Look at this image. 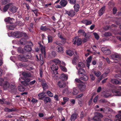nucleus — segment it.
Segmentation results:
<instances>
[{"label":"nucleus","instance_id":"obj_18","mask_svg":"<svg viewBox=\"0 0 121 121\" xmlns=\"http://www.w3.org/2000/svg\"><path fill=\"white\" fill-rule=\"evenodd\" d=\"M57 51L59 52L62 53L63 52V48L62 47L58 46L56 47Z\"/></svg>","mask_w":121,"mask_h":121},{"label":"nucleus","instance_id":"obj_20","mask_svg":"<svg viewBox=\"0 0 121 121\" xmlns=\"http://www.w3.org/2000/svg\"><path fill=\"white\" fill-rule=\"evenodd\" d=\"M12 6V3H9L6 5L4 8L3 10L5 12L6 11L9 7Z\"/></svg>","mask_w":121,"mask_h":121},{"label":"nucleus","instance_id":"obj_60","mask_svg":"<svg viewBox=\"0 0 121 121\" xmlns=\"http://www.w3.org/2000/svg\"><path fill=\"white\" fill-rule=\"evenodd\" d=\"M81 79H78V78H76L75 79V81L78 82L79 83H82V81H81Z\"/></svg>","mask_w":121,"mask_h":121},{"label":"nucleus","instance_id":"obj_11","mask_svg":"<svg viewBox=\"0 0 121 121\" xmlns=\"http://www.w3.org/2000/svg\"><path fill=\"white\" fill-rule=\"evenodd\" d=\"M60 78L62 80L66 81L68 79V75L67 74L62 73L61 74Z\"/></svg>","mask_w":121,"mask_h":121},{"label":"nucleus","instance_id":"obj_15","mask_svg":"<svg viewBox=\"0 0 121 121\" xmlns=\"http://www.w3.org/2000/svg\"><path fill=\"white\" fill-rule=\"evenodd\" d=\"M112 92L114 95L121 96V92L119 91H117L115 90H112Z\"/></svg>","mask_w":121,"mask_h":121},{"label":"nucleus","instance_id":"obj_8","mask_svg":"<svg viewBox=\"0 0 121 121\" xmlns=\"http://www.w3.org/2000/svg\"><path fill=\"white\" fill-rule=\"evenodd\" d=\"M25 78V81H21V79H23L22 78H20L19 80L20 82H21L22 84L24 85H26V83H28L27 82H29L31 80L29 78H27V77Z\"/></svg>","mask_w":121,"mask_h":121},{"label":"nucleus","instance_id":"obj_4","mask_svg":"<svg viewBox=\"0 0 121 121\" xmlns=\"http://www.w3.org/2000/svg\"><path fill=\"white\" fill-rule=\"evenodd\" d=\"M73 44H75L76 43L78 45H80L82 43L81 39L79 38L77 36L75 37L73 39Z\"/></svg>","mask_w":121,"mask_h":121},{"label":"nucleus","instance_id":"obj_25","mask_svg":"<svg viewBox=\"0 0 121 121\" xmlns=\"http://www.w3.org/2000/svg\"><path fill=\"white\" fill-rule=\"evenodd\" d=\"M26 43V39H22L19 42V43L22 45H24Z\"/></svg>","mask_w":121,"mask_h":121},{"label":"nucleus","instance_id":"obj_41","mask_svg":"<svg viewBox=\"0 0 121 121\" xmlns=\"http://www.w3.org/2000/svg\"><path fill=\"white\" fill-rule=\"evenodd\" d=\"M22 74L25 78L26 77H29L30 76L28 74L25 72H23L22 73Z\"/></svg>","mask_w":121,"mask_h":121},{"label":"nucleus","instance_id":"obj_38","mask_svg":"<svg viewBox=\"0 0 121 121\" xmlns=\"http://www.w3.org/2000/svg\"><path fill=\"white\" fill-rule=\"evenodd\" d=\"M66 53L67 54L70 56H72L73 54V52L70 50H68L66 51Z\"/></svg>","mask_w":121,"mask_h":121},{"label":"nucleus","instance_id":"obj_39","mask_svg":"<svg viewBox=\"0 0 121 121\" xmlns=\"http://www.w3.org/2000/svg\"><path fill=\"white\" fill-rule=\"evenodd\" d=\"M10 0H1V3L2 5H4L9 2Z\"/></svg>","mask_w":121,"mask_h":121},{"label":"nucleus","instance_id":"obj_27","mask_svg":"<svg viewBox=\"0 0 121 121\" xmlns=\"http://www.w3.org/2000/svg\"><path fill=\"white\" fill-rule=\"evenodd\" d=\"M78 33L79 34H82L85 37L87 36L86 34V33L85 31L83 30H79L78 31Z\"/></svg>","mask_w":121,"mask_h":121},{"label":"nucleus","instance_id":"obj_26","mask_svg":"<svg viewBox=\"0 0 121 121\" xmlns=\"http://www.w3.org/2000/svg\"><path fill=\"white\" fill-rule=\"evenodd\" d=\"M78 57H75L72 60V64L74 65H76L77 63L78 62Z\"/></svg>","mask_w":121,"mask_h":121},{"label":"nucleus","instance_id":"obj_45","mask_svg":"<svg viewBox=\"0 0 121 121\" xmlns=\"http://www.w3.org/2000/svg\"><path fill=\"white\" fill-rule=\"evenodd\" d=\"M60 67L61 69L63 71L66 72L67 71V69L65 67L62 66L60 65Z\"/></svg>","mask_w":121,"mask_h":121},{"label":"nucleus","instance_id":"obj_5","mask_svg":"<svg viewBox=\"0 0 121 121\" xmlns=\"http://www.w3.org/2000/svg\"><path fill=\"white\" fill-rule=\"evenodd\" d=\"M51 68L52 73L55 74L57 73L56 71L58 69V67L56 64L52 65L51 67Z\"/></svg>","mask_w":121,"mask_h":121},{"label":"nucleus","instance_id":"obj_44","mask_svg":"<svg viewBox=\"0 0 121 121\" xmlns=\"http://www.w3.org/2000/svg\"><path fill=\"white\" fill-rule=\"evenodd\" d=\"M111 56V58L113 59H116V58H118L119 57L118 55L115 54L112 55Z\"/></svg>","mask_w":121,"mask_h":121},{"label":"nucleus","instance_id":"obj_21","mask_svg":"<svg viewBox=\"0 0 121 121\" xmlns=\"http://www.w3.org/2000/svg\"><path fill=\"white\" fill-rule=\"evenodd\" d=\"M42 86L44 90H45V89L48 88V86L44 81H42Z\"/></svg>","mask_w":121,"mask_h":121},{"label":"nucleus","instance_id":"obj_9","mask_svg":"<svg viewBox=\"0 0 121 121\" xmlns=\"http://www.w3.org/2000/svg\"><path fill=\"white\" fill-rule=\"evenodd\" d=\"M102 95L106 98L108 97L109 96H112L111 93L109 91H105L102 92Z\"/></svg>","mask_w":121,"mask_h":121},{"label":"nucleus","instance_id":"obj_31","mask_svg":"<svg viewBox=\"0 0 121 121\" xmlns=\"http://www.w3.org/2000/svg\"><path fill=\"white\" fill-rule=\"evenodd\" d=\"M5 111L7 112H11L16 111L15 108H12L10 109L8 108H6L4 109Z\"/></svg>","mask_w":121,"mask_h":121},{"label":"nucleus","instance_id":"obj_28","mask_svg":"<svg viewBox=\"0 0 121 121\" xmlns=\"http://www.w3.org/2000/svg\"><path fill=\"white\" fill-rule=\"evenodd\" d=\"M18 89L21 91H23L25 90V87L21 85H20L18 86Z\"/></svg>","mask_w":121,"mask_h":121},{"label":"nucleus","instance_id":"obj_35","mask_svg":"<svg viewBox=\"0 0 121 121\" xmlns=\"http://www.w3.org/2000/svg\"><path fill=\"white\" fill-rule=\"evenodd\" d=\"M79 79L81 80L86 81L88 80V78L87 76L86 75H84L83 77L80 78Z\"/></svg>","mask_w":121,"mask_h":121},{"label":"nucleus","instance_id":"obj_47","mask_svg":"<svg viewBox=\"0 0 121 121\" xmlns=\"http://www.w3.org/2000/svg\"><path fill=\"white\" fill-rule=\"evenodd\" d=\"M48 43L52 42V36L49 35L48 37Z\"/></svg>","mask_w":121,"mask_h":121},{"label":"nucleus","instance_id":"obj_37","mask_svg":"<svg viewBox=\"0 0 121 121\" xmlns=\"http://www.w3.org/2000/svg\"><path fill=\"white\" fill-rule=\"evenodd\" d=\"M52 61L58 65H59L61 63V61L58 59L53 60Z\"/></svg>","mask_w":121,"mask_h":121},{"label":"nucleus","instance_id":"obj_12","mask_svg":"<svg viewBox=\"0 0 121 121\" xmlns=\"http://www.w3.org/2000/svg\"><path fill=\"white\" fill-rule=\"evenodd\" d=\"M58 85L59 86L60 88L64 87L65 86V83L62 81H59L58 83Z\"/></svg>","mask_w":121,"mask_h":121},{"label":"nucleus","instance_id":"obj_22","mask_svg":"<svg viewBox=\"0 0 121 121\" xmlns=\"http://www.w3.org/2000/svg\"><path fill=\"white\" fill-rule=\"evenodd\" d=\"M77 114H73L72 115L71 117L70 120L71 121H75L77 118Z\"/></svg>","mask_w":121,"mask_h":121},{"label":"nucleus","instance_id":"obj_46","mask_svg":"<svg viewBox=\"0 0 121 121\" xmlns=\"http://www.w3.org/2000/svg\"><path fill=\"white\" fill-rule=\"evenodd\" d=\"M36 82V81L35 80H33L30 82L29 83H26V85H30L34 84Z\"/></svg>","mask_w":121,"mask_h":121},{"label":"nucleus","instance_id":"obj_55","mask_svg":"<svg viewBox=\"0 0 121 121\" xmlns=\"http://www.w3.org/2000/svg\"><path fill=\"white\" fill-rule=\"evenodd\" d=\"M63 93H67L68 94L69 92L68 91V89L67 88H66L63 91Z\"/></svg>","mask_w":121,"mask_h":121},{"label":"nucleus","instance_id":"obj_19","mask_svg":"<svg viewBox=\"0 0 121 121\" xmlns=\"http://www.w3.org/2000/svg\"><path fill=\"white\" fill-rule=\"evenodd\" d=\"M78 87L80 90L82 91H85L86 90V85H85L80 84Z\"/></svg>","mask_w":121,"mask_h":121},{"label":"nucleus","instance_id":"obj_50","mask_svg":"<svg viewBox=\"0 0 121 121\" xmlns=\"http://www.w3.org/2000/svg\"><path fill=\"white\" fill-rule=\"evenodd\" d=\"M47 94L49 96L52 97L53 96V94L50 91H48Z\"/></svg>","mask_w":121,"mask_h":121},{"label":"nucleus","instance_id":"obj_40","mask_svg":"<svg viewBox=\"0 0 121 121\" xmlns=\"http://www.w3.org/2000/svg\"><path fill=\"white\" fill-rule=\"evenodd\" d=\"M94 73L95 76L97 77H99L101 74V72L97 71H95Z\"/></svg>","mask_w":121,"mask_h":121},{"label":"nucleus","instance_id":"obj_2","mask_svg":"<svg viewBox=\"0 0 121 121\" xmlns=\"http://www.w3.org/2000/svg\"><path fill=\"white\" fill-rule=\"evenodd\" d=\"M13 35L16 38H19L21 37L22 36H25L26 34L25 33L16 31L13 33Z\"/></svg>","mask_w":121,"mask_h":121},{"label":"nucleus","instance_id":"obj_54","mask_svg":"<svg viewBox=\"0 0 121 121\" xmlns=\"http://www.w3.org/2000/svg\"><path fill=\"white\" fill-rule=\"evenodd\" d=\"M90 78L91 80H94L95 79V76L92 74H90Z\"/></svg>","mask_w":121,"mask_h":121},{"label":"nucleus","instance_id":"obj_49","mask_svg":"<svg viewBox=\"0 0 121 121\" xmlns=\"http://www.w3.org/2000/svg\"><path fill=\"white\" fill-rule=\"evenodd\" d=\"M93 35L94 36L95 38L97 40L99 39V37L98 34L96 33H93Z\"/></svg>","mask_w":121,"mask_h":121},{"label":"nucleus","instance_id":"obj_64","mask_svg":"<svg viewBox=\"0 0 121 121\" xmlns=\"http://www.w3.org/2000/svg\"><path fill=\"white\" fill-rule=\"evenodd\" d=\"M41 29L43 30H47V29L45 26H41Z\"/></svg>","mask_w":121,"mask_h":121},{"label":"nucleus","instance_id":"obj_63","mask_svg":"<svg viewBox=\"0 0 121 121\" xmlns=\"http://www.w3.org/2000/svg\"><path fill=\"white\" fill-rule=\"evenodd\" d=\"M37 101V100L33 98H32V100H31V101L33 103H36Z\"/></svg>","mask_w":121,"mask_h":121},{"label":"nucleus","instance_id":"obj_13","mask_svg":"<svg viewBox=\"0 0 121 121\" xmlns=\"http://www.w3.org/2000/svg\"><path fill=\"white\" fill-rule=\"evenodd\" d=\"M92 58V56H90L86 60V66L88 69L89 68L90 64Z\"/></svg>","mask_w":121,"mask_h":121},{"label":"nucleus","instance_id":"obj_52","mask_svg":"<svg viewBox=\"0 0 121 121\" xmlns=\"http://www.w3.org/2000/svg\"><path fill=\"white\" fill-rule=\"evenodd\" d=\"M39 57L40 58V60L41 61V64L42 65L43 63V61L42 56L40 54L39 55Z\"/></svg>","mask_w":121,"mask_h":121},{"label":"nucleus","instance_id":"obj_14","mask_svg":"<svg viewBox=\"0 0 121 121\" xmlns=\"http://www.w3.org/2000/svg\"><path fill=\"white\" fill-rule=\"evenodd\" d=\"M14 20L13 18H10L9 17H8L4 20L5 22L9 23H12Z\"/></svg>","mask_w":121,"mask_h":121},{"label":"nucleus","instance_id":"obj_53","mask_svg":"<svg viewBox=\"0 0 121 121\" xmlns=\"http://www.w3.org/2000/svg\"><path fill=\"white\" fill-rule=\"evenodd\" d=\"M17 51L19 52L23 53V49L21 48H19L17 49Z\"/></svg>","mask_w":121,"mask_h":121},{"label":"nucleus","instance_id":"obj_7","mask_svg":"<svg viewBox=\"0 0 121 121\" xmlns=\"http://www.w3.org/2000/svg\"><path fill=\"white\" fill-rule=\"evenodd\" d=\"M30 58V57L28 55L24 57L21 55H20L18 56V59L22 61H27V59Z\"/></svg>","mask_w":121,"mask_h":121},{"label":"nucleus","instance_id":"obj_42","mask_svg":"<svg viewBox=\"0 0 121 121\" xmlns=\"http://www.w3.org/2000/svg\"><path fill=\"white\" fill-rule=\"evenodd\" d=\"M51 99L50 98L48 97H46L44 99V101L45 103H47L50 102Z\"/></svg>","mask_w":121,"mask_h":121},{"label":"nucleus","instance_id":"obj_62","mask_svg":"<svg viewBox=\"0 0 121 121\" xmlns=\"http://www.w3.org/2000/svg\"><path fill=\"white\" fill-rule=\"evenodd\" d=\"M98 98V96H96L93 99V101L94 102H96Z\"/></svg>","mask_w":121,"mask_h":121},{"label":"nucleus","instance_id":"obj_51","mask_svg":"<svg viewBox=\"0 0 121 121\" xmlns=\"http://www.w3.org/2000/svg\"><path fill=\"white\" fill-rule=\"evenodd\" d=\"M105 54L108 55L110 54L111 53V51L109 49H107L105 52Z\"/></svg>","mask_w":121,"mask_h":121},{"label":"nucleus","instance_id":"obj_48","mask_svg":"<svg viewBox=\"0 0 121 121\" xmlns=\"http://www.w3.org/2000/svg\"><path fill=\"white\" fill-rule=\"evenodd\" d=\"M4 82L3 78H0V86H3L4 83Z\"/></svg>","mask_w":121,"mask_h":121},{"label":"nucleus","instance_id":"obj_59","mask_svg":"<svg viewBox=\"0 0 121 121\" xmlns=\"http://www.w3.org/2000/svg\"><path fill=\"white\" fill-rule=\"evenodd\" d=\"M107 49V48L104 47H103L101 48V50L104 53H105V51H106Z\"/></svg>","mask_w":121,"mask_h":121},{"label":"nucleus","instance_id":"obj_36","mask_svg":"<svg viewBox=\"0 0 121 121\" xmlns=\"http://www.w3.org/2000/svg\"><path fill=\"white\" fill-rule=\"evenodd\" d=\"M85 66V64L82 62H80L78 64V67H84Z\"/></svg>","mask_w":121,"mask_h":121},{"label":"nucleus","instance_id":"obj_24","mask_svg":"<svg viewBox=\"0 0 121 121\" xmlns=\"http://www.w3.org/2000/svg\"><path fill=\"white\" fill-rule=\"evenodd\" d=\"M60 3L62 6L65 7L67 4V2L65 0H61Z\"/></svg>","mask_w":121,"mask_h":121},{"label":"nucleus","instance_id":"obj_32","mask_svg":"<svg viewBox=\"0 0 121 121\" xmlns=\"http://www.w3.org/2000/svg\"><path fill=\"white\" fill-rule=\"evenodd\" d=\"M82 22L86 24V25H89L92 23L91 21H89L87 20H83Z\"/></svg>","mask_w":121,"mask_h":121},{"label":"nucleus","instance_id":"obj_58","mask_svg":"<svg viewBox=\"0 0 121 121\" xmlns=\"http://www.w3.org/2000/svg\"><path fill=\"white\" fill-rule=\"evenodd\" d=\"M63 100L66 103L69 100L68 98L67 97H65L63 98Z\"/></svg>","mask_w":121,"mask_h":121},{"label":"nucleus","instance_id":"obj_10","mask_svg":"<svg viewBox=\"0 0 121 121\" xmlns=\"http://www.w3.org/2000/svg\"><path fill=\"white\" fill-rule=\"evenodd\" d=\"M39 46L41 49L42 53L43 54H44V56L45 57L46 56L45 52V47L44 46H43L42 44H39Z\"/></svg>","mask_w":121,"mask_h":121},{"label":"nucleus","instance_id":"obj_1","mask_svg":"<svg viewBox=\"0 0 121 121\" xmlns=\"http://www.w3.org/2000/svg\"><path fill=\"white\" fill-rule=\"evenodd\" d=\"M4 90H7L9 91H12L17 89V87L15 85H12L8 81L4 82L3 85Z\"/></svg>","mask_w":121,"mask_h":121},{"label":"nucleus","instance_id":"obj_3","mask_svg":"<svg viewBox=\"0 0 121 121\" xmlns=\"http://www.w3.org/2000/svg\"><path fill=\"white\" fill-rule=\"evenodd\" d=\"M95 116L93 118V120L95 121H100L101 118H102L103 116L102 115L99 113H96L95 114Z\"/></svg>","mask_w":121,"mask_h":121},{"label":"nucleus","instance_id":"obj_30","mask_svg":"<svg viewBox=\"0 0 121 121\" xmlns=\"http://www.w3.org/2000/svg\"><path fill=\"white\" fill-rule=\"evenodd\" d=\"M24 50L26 52H29L31 50V49L30 46L27 45L25 46Z\"/></svg>","mask_w":121,"mask_h":121},{"label":"nucleus","instance_id":"obj_56","mask_svg":"<svg viewBox=\"0 0 121 121\" xmlns=\"http://www.w3.org/2000/svg\"><path fill=\"white\" fill-rule=\"evenodd\" d=\"M69 2L71 4H74L76 2V0H68Z\"/></svg>","mask_w":121,"mask_h":121},{"label":"nucleus","instance_id":"obj_16","mask_svg":"<svg viewBox=\"0 0 121 121\" xmlns=\"http://www.w3.org/2000/svg\"><path fill=\"white\" fill-rule=\"evenodd\" d=\"M105 6H104L102 7L100 9L99 11V15L101 16L104 13L105 10Z\"/></svg>","mask_w":121,"mask_h":121},{"label":"nucleus","instance_id":"obj_34","mask_svg":"<svg viewBox=\"0 0 121 121\" xmlns=\"http://www.w3.org/2000/svg\"><path fill=\"white\" fill-rule=\"evenodd\" d=\"M78 92V90H77L75 88L73 89L72 94L73 95H77Z\"/></svg>","mask_w":121,"mask_h":121},{"label":"nucleus","instance_id":"obj_43","mask_svg":"<svg viewBox=\"0 0 121 121\" xmlns=\"http://www.w3.org/2000/svg\"><path fill=\"white\" fill-rule=\"evenodd\" d=\"M119 114L115 116L116 118H118L119 119H121V111L118 112Z\"/></svg>","mask_w":121,"mask_h":121},{"label":"nucleus","instance_id":"obj_29","mask_svg":"<svg viewBox=\"0 0 121 121\" xmlns=\"http://www.w3.org/2000/svg\"><path fill=\"white\" fill-rule=\"evenodd\" d=\"M7 27L9 29L12 30H13L15 28V26L13 24H11L7 26Z\"/></svg>","mask_w":121,"mask_h":121},{"label":"nucleus","instance_id":"obj_57","mask_svg":"<svg viewBox=\"0 0 121 121\" xmlns=\"http://www.w3.org/2000/svg\"><path fill=\"white\" fill-rule=\"evenodd\" d=\"M115 77L119 80H121V76L119 74L116 75Z\"/></svg>","mask_w":121,"mask_h":121},{"label":"nucleus","instance_id":"obj_17","mask_svg":"<svg viewBox=\"0 0 121 121\" xmlns=\"http://www.w3.org/2000/svg\"><path fill=\"white\" fill-rule=\"evenodd\" d=\"M17 8L16 7L13 6L12 4V6L10 7V10L13 13H15L17 11Z\"/></svg>","mask_w":121,"mask_h":121},{"label":"nucleus","instance_id":"obj_33","mask_svg":"<svg viewBox=\"0 0 121 121\" xmlns=\"http://www.w3.org/2000/svg\"><path fill=\"white\" fill-rule=\"evenodd\" d=\"M74 8L75 11L77 12L79 10V6L78 4H75L74 6Z\"/></svg>","mask_w":121,"mask_h":121},{"label":"nucleus","instance_id":"obj_23","mask_svg":"<svg viewBox=\"0 0 121 121\" xmlns=\"http://www.w3.org/2000/svg\"><path fill=\"white\" fill-rule=\"evenodd\" d=\"M78 72L79 75L84 74L86 73L85 70L82 68L78 70Z\"/></svg>","mask_w":121,"mask_h":121},{"label":"nucleus","instance_id":"obj_61","mask_svg":"<svg viewBox=\"0 0 121 121\" xmlns=\"http://www.w3.org/2000/svg\"><path fill=\"white\" fill-rule=\"evenodd\" d=\"M104 35L105 36H110L111 35V34L109 32H106Z\"/></svg>","mask_w":121,"mask_h":121},{"label":"nucleus","instance_id":"obj_6","mask_svg":"<svg viewBox=\"0 0 121 121\" xmlns=\"http://www.w3.org/2000/svg\"><path fill=\"white\" fill-rule=\"evenodd\" d=\"M75 11L73 10L69 11H65V14H67L68 16L70 17H73L75 15Z\"/></svg>","mask_w":121,"mask_h":121}]
</instances>
